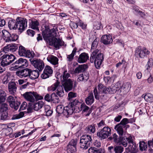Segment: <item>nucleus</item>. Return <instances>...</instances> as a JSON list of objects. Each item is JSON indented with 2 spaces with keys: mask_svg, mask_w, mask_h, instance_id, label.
Instances as JSON below:
<instances>
[{
  "mask_svg": "<svg viewBox=\"0 0 153 153\" xmlns=\"http://www.w3.org/2000/svg\"><path fill=\"white\" fill-rule=\"evenodd\" d=\"M1 60V65L4 67L9 65L11 63V68L14 69L24 68L28 65L27 60L25 59L20 58L16 59V57L12 54H5L0 57Z\"/></svg>",
  "mask_w": 153,
  "mask_h": 153,
  "instance_id": "1",
  "label": "nucleus"
},
{
  "mask_svg": "<svg viewBox=\"0 0 153 153\" xmlns=\"http://www.w3.org/2000/svg\"><path fill=\"white\" fill-rule=\"evenodd\" d=\"M45 29L42 32V35L44 39L47 42L53 37L57 36L56 30L58 31L56 28H53L50 29L49 27L47 26H44Z\"/></svg>",
  "mask_w": 153,
  "mask_h": 153,
  "instance_id": "2",
  "label": "nucleus"
},
{
  "mask_svg": "<svg viewBox=\"0 0 153 153\" xmlns=\"http://www.w3.org/2000/svg\"><path fill=\"white\" fill-rule=\"evenodd\" d=\"M78 103L77 100H75L71 102V104L65 107L64 111V115L68 117L69 115L72 114L73 112L77 113Z\"/></svg>",
  "mask_w": 153,
  "mask_h": 153,
  "instance_id": "3",
  "label": "nucleus"
},
{
  "mask_svg": "<svg viewBox=\"0 0 153 153\" xmlns=\"http://www.w3.org/2000/svg\"><path fill=\"white\" fill-rule=\"evenodd\" d=\"M92 143V139L90 136L88 135H83L80 138V147L83 149H86L90 146Z\"/></svg>",
  "mask_w": 153,
  "mask_h": 153,
  "instance_id": "4",
  "label": "nucleus"
},
{
  "mask_svg": "<svg viewBox=\"0 0 153 153\" xmlns=\"http://www.w3.org/2000/svg\"><path fill=\"white\" fill-rule=\"evenodd\" d=\"M2 37L6 42H11L15 41L19 38L18 35L13 33H10L6 30H4L2 31Z\"/></svg>",
  "mask_w": 153,
  "mask_h": 153,
  "instance_id": "5",
  "label": "nucleus"
},
{
  "mask_svg": "<svg viewBox=\"0 0 153 153\" xmlns=\"http://www.w3.org/2000/svg\"><path fill=\"white\" fill-rule=\"evenodd\" d=\"M149 53L150 51L146 48H142L140 46H138L135 49L134 55L137 57L144 58L146 57Z\"/></svg>",
  "mask_w": 153,
  "mask_h": 153,
  "instance_id": "6",
  "label": "nucleus"
},
{
  "mask_svg": "<svg viewBox=\"0 0 153 153\" xmlns=\"http://www.w3.org/2000/svg\"><path fill=\"white\" fill-rule=\"evenodd\" d=\"M111 129L108 126L104 127L98 130L97 135L101 140L106 138L111 134Z\"/></svg>",
  "mask_w": 153,
  "mask_h": 153,
  "instance_id": "7",
  "label": "nucleus"
},
{
  "mask_svg": "<svg viewBox=\"0 0 153 153\" xmlns=\"http://www.w3.org/2000/svg\"><path fill=\"white\" fill-rule=\"evenodd\" d=\"M1 119V120H15L22 118L24 115L23 112H21L19 114L14 115L11 118L8 116V112H0Z\"/></svg>",
  "mask_w": 153,
  "mask_h": 153,
  "instance_id": "8",
  "label": "nucleus"
},
{
  "mask_svg": "<svg viewBox=\"0 0 153 153\" xmlns=\"http://www.w3.org/2000/svg\"><path fill=\"white\" fill-rule=\"evenodd\" d=\"M19 54L21 56H25L28 58H33L34 53L29 50H26L25 47L22 46L19 47Z\"/></svg>",
  "mask_w": 153,
  "mask_h": 153,
  "instance_id": "9",
  "label": "nucleus"
},
{
  "mask_svg": "<svg viewBox=\"0 0 153 153\" xmlns=\"http://www.w3.org/2000/svg\"><path fill=\"white\" fill-rule=\"evenodd\" d=\"M23 96L27 100L30 102H33L36 99H40V97L38 94L34 92H27L23 94Z\"/></svg>",
  "mask_w": 153,
  "mask_h": 153,
  "instance_id": "10",
  "label": "nucleus"
},
{
  "mask_svg": "<svg viewBox=\"0 0 153 153\" xmlns=\"http://www.w3.org/2000/svg\"><path fill=\"white\" fill-rule=\"evenodd\" d=\"M17 28L20 32L24 30L27 27V22L26 19L21 18H17L16 19Z\"/></svg>",
  "mask_w": 153,
  "mask_h": 153,
  "instance_id": "11",
  "label": "nucleus"
},
{
  "mask_svg": "<svg viewBox=\"0 0 153 153\" xmlns=\"http://www.w3.org/2000/svg\"><path fill=\"white\" fill-rule=\"evenodd\" d=\"M31 64L37 69L39 71H41L44 67V64L42 61L39 59H29Z\"/></svg>",
  "mask_w": 153,
  "mask_h": 153,
  "instance_id": "12",
  "label": "nucleus"
},
{
  "mask_svg": "<svg viewBox=\"0 0 153 153\" xmlns=\"http://www.w3.org/2000/svg\"><path fill=\"white\" fill-rule=\"evenodd\" d=\"M47 43L50 45L54 46L56 48L59 49L60 46L63 45V42L62 40L59 38L56 37H53L52 39Z\"/></svg>",
  "mask_w": 153,
  "mask_h": 153,
  "instance_id": "13",
  "label": "nucleus"
},
{
  "mask_svg": "<svg viewBox=\"0 0 153 153\" xmlns=\"http://www.w3.org/2000/svg\"><path fill=\"white\" fill-rule=\"evenodd\" d=\"M31 72V70L27 68L22 70L20 71H16V75L21 78L23 77L26 78L25 80H27L28 79H29L30 73Z\"/></svg>",
  "mask_w": 153,
  "mask_h": 153,
  "instance_id": "14",
  "label": "nucleus"
},
{
  "mask_svg": "<svg viewBox=\"0 0 153 153\" xmlns=\"http://www.w3.org/2000/svg\"><path fill=\"white\" fill-rule=\"evenodd\" d=\"M120 87V82H118L115 84V85L111 87L106 88L105 91V94L109 93L113 94L115 93L117 91L119 90V88Z\"/></svg>",
  "mask_w": 153,
  "mask_h": 153,
  "instance_id": "15",
  "label": "nucleus"
},
{
  "mask_svg": "<svg viewBox=\"0 0 153 153\" xmlns=\"http://www.w3.org/2000/svg\"><path fill=\"white\" fill-rule=\"evenodd\" d=\"M62 83L65 91L68 92L72 90L73 88V82L70 79L65 81H62Z\"/></svg>",
  "mask_w": 153,
  "mask_h": 153,
  "instance_id": "16",
  "label": "nucleus"
},
{
  "mask_svg": "<svg viewBox=\"0 0 153 153\" xmlns=\"http://www.w3.org/2000/svg\"><path fill=\"white\" fill-rule=\"evenodd\" d=\"M96 39H95L91 45V51L92 52L90 58V61L91 62H94V66L96 67V50H95V45H96Z\"/></svg>",
  "mask_w": 153,
  "mask_h": 153,
  "instance_id": "17",
  "label": "nucleus"
},
{
  "mask_svg": "<svg viewBox=\"0 0 153 153\" xmlns=\"http://www.w3.org/2000/svg\"><path fill=\"white\" fill-rule=\"evenodd\" d=\"M53 70L51 67L49 66H46L43 71V73L41 75V77L43 79H45L49 77L53 73Z\"/></svg>",
  "mask_w": 153,
  "mask_h": 153,
  "instance_id": "18",
  "label": "nucleus"
},
{
  "mask_svg": "<svg viewBox=\"0 0 153 153\" xmlns=\"http://www.w3.org/2000/svg\"><path fill=\"white\" fill-rule=\"evenodd\" d=\"M99 51L98 49H96V61L97 62L96 64V68H99L101 65L102 62L104 59L102 53L100 52L98 53Z\"/></svg>",
  "mask_w": 153,
  "mask_h": 153,
  "instance_id": "19",
  "label": "nucleus"
},
{
  "mask_svg": "<svg viewBox=\"0 0 153 153\" xmlns=\"http://www.w3.org/2000/svg\"><path fill=\"white\" fill-rule=\"evenodd\" d=\"M8 91L11 94H14L16 91L17 85L14 82H10L8 85Z\"/></svg>",
  "mask_w": 153,
  "mask_h": 153,
  "instance_id": "20",
  "label": "nucleus"
},
{
  "mask_svg": "<svg viewBox=\"0 0 153 153\" xmlns=\"http://www.w3.org/2000/svg\"><path fill=\"white\" fill-rule=\"evenodd\" d=\"M102 42L104 44L108 45L111 43L113 40L112 37L110 35H104L101 38V40Z\"/></svg>",
  "mask_w": 153,
  "mask_h": 153,
  "instance_id": "21",
  "label": "nucleus"
},
{
  "mask_svg": "<svg viewBox=\"0 0 153 153\" xmlns=\"http://www.w3.org/2000/svg\"><path fill=\"white\" fill-rule=\"evenodd\" d=\"M88 54L85 53H83L79 55L77 61L79 63H85L88 59Z\"/></svg>",
  "mask_w": 153,
  "mask_h": 153,
  "instance_id": "22",
  "label": "nucleus"
},
{
  "mask_svg": "<svg viewBox=\"0 0 153 153\" xmlns=\"http://www.w3.org/2000/svg\"><path fill=\"white\" fill-rule=\"evenodd\" d=\"M18 48L17 46L15 44H10L4 47V51L13 52L15 51Z\"/></svg>",
  "mask_w": 153,
  "mask_h": 153,
  "instance_id": "23",
  "label": "nucleus"
},
{
  "mask_svg": "<svg viewBox=\"0 0 153 153\" xmlns=\"http://www.w3.org/2000/svg\"><path fill=\"white\" fill-rule=\"evenodd\" d=\"M131 85L130 83L129 82H127L123 83L122 85L120 84V87L119 88V90L120 91H125V93L128 92L131 88Z\"/></svg>",
  "mask_w": 153,
  "mask_h": 153,
  "instance_id": "24",
  "label": "nucleus"
},
{
  "mask_svg": "<svg viewBox=\"0 0 153 153\" xmlns=\"http://www.w3.org/2000/svg\"><path fill=\"white\" fill-rule=\"evenodd\" d=\"M142 97L144 98L146 101L148 102H153V95L149 93H146L143 94Z\"/></svg>",
  "mask_w": 153,
  "mask_h": 153,
  "instance_id": "25",
  "label": "nucleus"
},
{
  "mask_svg": "<svg viewBox=\"0 0 153 153\" xmlns=\"http://www.w3.org/2000/svg\"><path fill=\"white\" fill-rule=\"evenodd\" d=\"M47 59L48 62L54 65L58 64V58L52 55L49 56L47 58Z\"/></svg>",
  "mask_w": 153,
  "mask_h": 153,
  "instance_id": "26",
  "label": "nucleus"
},
{
  "mask_svg": "<svg viewBox=\"0 0 153 153\" xmlns=\"http://www.w3.org/2000/svg\"><path fill=\"white\" fill-rule=\"evenodd\" d=\"M77 142L74 140H71L69 142V144L67 146L68 149H69L71 150H73L74 152L76 151V145Z\"/></svg>",
  "mask_w": 153,
  "mask_h": 153,
  "instance_id": "27",
  "label": "nucleus"
},
{
  "mask_svg": "<svg viewBox=\"0 0 153 153\" xmlns=\"http://www.w3.org/2000/svg\"><path fill=\"white\" fill-rule=\"evenodd\" d=\"M77 105V112H79L81 111H82L83 112H86L89 109V107L86 106L85 104H81L79 102H78Z\"/></svg>",
  "mask_w": 153,
  "mask_h": 153,
  "instance_id": "28",
  "label": "nucleus"
},
{
  "mask_svg": "<svg viewBox=\"0 0 153 153\" xmlns=\"http://www.w3.org/2000/svg\"><path fill=\"white\" fill-rule=\"evenodd\" d=\"M8 26L10 30H16L17 28V21L15 20H9L8 23Z\"/></svg>",
  "mask_w": 153,
  "mask_h": 153,
  "instance_id": "29",
  "label": "nucleus"
},
{
  "mask_svg": "<svg viewBox=\"0 0 153 153\" xmlns=\"http://www.w3.org/2000/svg\"><path fill=\"white\" fill-rule=\"evenodd\" d=\"M129 137L126 138L122 137H120L118 139V142L117 143L120 144H122L124 147H126L128 143V141Z\"/></svg>",
  "mask_w": 153,
  "mask_h": 153,
  "instance_id": "30",
  "label": "nucleus"
},
{
  "mask_svg": "<svg viewBox=\"0 0 153 153\" xmlns=\"http://www.w3.org/2000/svg\"><path fill=\"white\" fill-rule=\"evenodd\" d=\"M87 68V65L85 64L79 65L78 67L76 68L74 71V73L75 74H79L84 71L85 69Z\"/></svg>",
  "mask_w": 153,
  "mask_h": 153,
  "instance_id": "31",
  "label": "nucleus"
},
{
  "mask_svg": "<svg viewBox=\"0 0 153 153\" xmlns=\"http://www.w3.org/2000/svg\"><path fill=\"white\" fill-rule=\"evenodd\" d=\"M123 126L120 124H117L115 126L114 129L116 130L120 136H122L124 134L123 129Z\"/></svg>",
  "mask_w": 153,
  "mask_h": 153,
  "instance_id": "32",
  "label": "nucleus"
},
{
  "mask_svg": "<svg viewBox=\"0 0 153 153\" xmlns=\"http://www.w3.org/2000/svg\"><path fill=\"white\" fill-rule=\"evenodd\" d=\"M94 99L93 93H89L88 96L85 99L86 104L88 105H91L94 102Z\"/></svg>",
  "mask_w": 153,
  "mask_h": 153,
  "instance_id": "33",
  "label": "nucleus"
},
{
  "mask_svg": "<svg viewBox=\"0 0 153 153\" xmlns=\"http://www.w3.org/2000/svg\"><path fill=\"white\" fill-rule=\"evenodd\" d=\"M39 75L38 71L37 70L31 71L30 73L29 78L32 79H34L37 78Z\"/></svg>",
  "mask_w": 153,
  "mask_h": 153,
  "instance_id": "34",
  "label": "nucleus"
},
{
  "mask_svg": "<svg viewBox=\"0 0 153 153\" xmlns=\"http://www.w3.org/2000/svg\"><path fill=\"white\" fill-rule=\"evenodd\" d=\"M6 94L2 90L0 89V105L5 100Z\"/></svg>",
  "mask_w": 153,
  "mask_h": 153,
  "instance_id": "35",
  "label": "nucleus"
},
{
  "mask_svg": "<svg viewBox=\"0 0 153 153\" xmlns=\"http://www.w3.org/2000/svg\"><path fill=\"white\" fill-rule=\"evenodd\" d=\"M60 83L58 81H57L53 85H52L51 86L48 87V91H55L57 88L59 87V85Z\"/></svg>",
  "mask_w": 153,
  "mask_h": 153,
  "instance_id": "36",
  "label": "nucleus"
},
{
  "mask_svg": "<svg viewBox=\"0 0 153 153\" xmlns=\"http://www.w3.org/2000/svg\"><path fill=\"white\" fill-rule=\"evenodd\" d=\"M44 103L42 101H39L35 103L34 105L33 109L35 111H38L42 108Z\"/></svg>",
  "mask_w": 153,
  "mask_h": 153,
  "instance_id": "37",
  "label": "nucleus"
},
{
  "mask_svg": "<svg viewBox=\"0 0 153 153\" xmlns=\"http://www.w3.org/2000/svg\"><path fill=\"white\" fill-rule=\"evenodd\" d=\"M30 24V26L31 28L33 29H36L37 30H39L38 27L39 23L37 21H32Z\"/></svg>",
  "mask_w": 153,
  "mask_h": 153,
  "instance_id": "38",
  "label": "nucleus"
},
{
  "mask_svg": "<svg viewBox=\"0 0 153 153\" xmlns=\"http://www.w3.org/2000/svg\"><path fill=\"white\" fill-rule=\"evenodd\" d=\"M76 49L74 48L73 50L71 53L67 56V60L68 61L71 62L73 60L74 57L76 52Z\"/></svg>",
  "mask_w": 153,
  "mask_h": 153,
  "instance_id": "39",
  "label": "nucleus"
},
{
  "mask_svg": "<svg viewBox=\"0 0 153 153\" xmlns=\"http://www.w3.org/2000/svg\"><path fill=\"white\" fill-rule=\"evenodd\" d=\"M65 108L61 105H59L57 106L56 109V112L59 114H63L64 115V111Z\"/></svg>",
  "mask_w": 153,
  "mask_h": 153,
  "instance_id": "40",
  "label": "nucleus"
},
{
  "mask_svg": "<svg viewBox=\"0 0 153 153\" xmlns=\"http://www.w3.org/2000/svg\"><path fill=\"white\" fill-rule=\"evenodd\" d=\"M89 78L88 74H81L79 75V78L78 79V81H87Z\"/></svg>",
  "mask_w": 153,
  "mask_h": 153,
  "instance_id": "41",
  "label": "nucleus"
},
{
  "mask_svg": "<svg viewBox=\"0 0 153 153\" xmlns=\"http://www.w3.org/2000/svg\"><path fill=\"white\" fill-rule=\"evenodd\" d=\"M147 147V145L144 141H142L139 142V148L140 151H142L146 150Z\"/></svg>",
  "mask_w": 153,
  "mask_h": 153,
  "instance_id": "42",
  "label": "nucleus"
},
{
  "mask_svg": "<svg viewBox=\"0 0 153 153\" xmlns=\"http://www.w3.org/2000/svg\"><path fill=\"white\" fill-rule=\"evenodd\" d=\"M57 94L60 97H62L64 95V91L63 87L60 85L57 88Z\"/></svg>",
  "mask_w": 153,
  "mask_h": 153,
  "instance_id": "43",
  "label": "nucleus"
},
{
  "mask_svg": "<svg viewBox=\"0 0 153 153\" xmlns=\"http://www.w3.org/2000/svg\"><path fill=\"white\" fill-rule=\"evenodd\" d=\"M123 148L120 146H114V150L115 153H122L123 151Z\"/></svg>",
  "mask_w": 153,
  "mask_h": 153,
  "instance_id": "44",
  "label": "nucleus"
},
{
  "mask_svg": "<svg viewBox=\"0 0 153 153\" xmlns=\"http://www.w3.org/2000/svg\"><path fill=\"white\" fill-rule=\"evenodd\" d=\"M129 149L131 150H134L135 149V146L134 145V142L132 139L131 137H129L128 141Z\"/></svg>",
  "mask_w": 153,
  "mask_h": 153,
  "instance_id": "45",
  "label": "nucleus"
},
{
  "mask_svg": "<svg viewBox=\"0 0 153 153\" xmlns=\"http://www.w3.org/2000/svg\"><path fill=\"white\" fill-rule=\"evenodd\" d=\"M7 101L9 103L10 107H14L13 103L16 101L15 98L12 96H9L7 99Z\"/></svg>",
  "mask_w": 153,
  "mask_h": 153,
  "instance_id": "46",
  "label": "nucleus"
},
{
  "mask_svg": "<svg viewBox=\"0 0 153 153\" xmlns=\"http://www.w3.org/2000/svg\"><path fill=\"white\" fill-rule=\"evenodd\" d=\"M8 105L5 103L2 104L0 107V112H8Z\"/></svg>",
  "mask_w": 153,
  "mask_h": 153,
  "instance_id": "47",
  "label": "nucleus"
},
{
  "mask_svg": "<svg viewBox=\"0 0 153 153\" xmlns=\"http://www.w3.org/2000/svg\"><path fill=\"white\" fill-rule=\"evenodd\" d=\"M106 87L104 86L101 84H99L98 85V89L99 92L105 93V90Z\"/></svg>",
  "mask_w": 153,
  "mask_h": 153,
  "instance_id": "48",
  "label": "nucleus"
},
{
  "mask_svg": "<svg viewBox=\"0 0 153 153\" xmlns=\"http://www.w3.org/2000/svg\"><path fill=\"white\" fill-rule=\"evenodd\" d=\"M86 130L90 133H94L95 131V126L91 125L86 128Z\"/></svg>",
  "mask_w": 153,
  "mask_h": 153,
  "instance_id": "49",
  "label": "nucleus"
},
{
  "mask_svg": "<svg viewBox=\"0 0 153 153\" xmlns=\"http://www.w3.org/2000/svg\"><path fill=\"white\" fill-rule=\"evenodd\" d=\"M70 74L68 73L67 71H65L62 74V81H65L68 79V78L69 77Z\"/></svg>",
  "mask_w": 153,
  "mask_h": 153,
  "instance_id": "50",
  "label": "nucleus"
},
{
  "mask_svg": "<svg viewBox=\"0 0 153 153\" xmlns=\"http://www.w3.org/2000/svg\"><path fill=\"white\" fill-rule=\"evenodd\" d=\"M52 101L55 102H59V97L55 93H53L51 94Z\"/></svg>",
  "mask_w": 153,
  "mask_h": 153,
  "instance_id": "51",
  "label": "nucleus"
},
{
  "mask_svg": "<svg viewBox=\"0 0 153 153\" xmlns=\"http://www.w3.org/2000/svg\"><path fill=\"white\" fill-rule=\"evenodd\" d=\"M48 109L49 108H50V106L48 105H47L45 107V111L46 112V114L47 116H50L52 113L53 111L51 110H50L49 109Z\"/></svg>",
  "mask_w": 153,
  "mask_h": 153,
  "instance_id": "52",
  "label": "nucleus"
},
{
  "mask_svg": "<svg viewBox=\"0 0 153 153\" xmlns=\"http://www.w3.org/2000/svg\"><path fill=\"white\" fill-rule=\"evenodd\" d=\"M147 69L148 70L150 69L153 65V60L152 58H150L147 62Z\"/></svg>",
  "mask_w": 153,
  "mask_h": 153,
  "instance_id": "53",
  "label": "nucleus"
},
{
  "mask_svg": "<svg viewBox=\"0 0 153 153\" xmlns=\"http://www.w3.org/2000/svg\"><path fill=\"white\" fill-rule=\"evenodd\" d=\"M128 123V120L127 118H125L123 119L120 123L118 124H120L122 126H123Z\"/></svg>",
  "mask_w": 153,
  "mask_h": 153,
  "instance_id": "54",
  "label": "nucleus"
},
{
  "mask_svg": "<svg viewBox=\"0 0 153 153\" xmlns=\"http://www.w3.org/2000/svg\"><path fill=\"white\" fill-rule=\"evenodd\" d=\"M10 79V77L8 75H6L4 76L2 80L3 83L4 84H7Z\"/></svg>",
  "mask_w": 153,
  "mask_h": 153,
  "instance_id": "55",
  "label": "nucleus"
},
{
  "mask_svg": "<svg viewBox=\"0 0 153 153\" xmlns=\"http://www.w3.org/2000/svg\"><path fill=\"white\" fill-rule=\"evenodd\" d=\"M20 104V102L18 101H16L13 103V107H11L12 108H13L16 110H17L19 108V106Z\"/></svg>",
  "mask_w": 153,
  "mask_h": 153,
  "instance_id": "56",
  "label": "nucleus"
},
{
  "mask_svg": "<svg viewBox=\"0 0 153 153\" xmlns=\"http://www.w3.org/2000/svg\"><path fill=\"white\" fill-rule=\"evenodd\" d=\"M45 99L48 102L52 101L51 94L50 95L49 94H47L45 96Z\"/></svg>",
  "mask_w": 153,
  "mask_h": 153,
  "instance_id": "57",
  "label": "nucleus"
},
{
  "mask_svg": "<svg viewBox=\"0 0 153 153\" xmlns=\"http://www.w3.org/2000/svg\"><path fill=\"white\" fill-rule=\"evenodd\" d=\"M76 94L72 91L70 92L68 94V97L69 100L76 97Z\"/></svg>",
  "mask_w": 153,
  "mask_h": 153,
  "instance_id": "58",
  "label": "nucleus"
},
{
  "mask_svg": "<svg viewBox=\"0 0 153 153\" xmlns=\"http://www.w3.org/2000/svg\"><path fill=\"white\" fill-rule=\"evenodd\" d=\"M27 103L25 102H23L21 105L19 110H23L26 109L27 107Z\"/></svg>",
  "mask_w": 153,
  "mask_h": 153,
  "instance_id": "59",
  "label": "nucleus"
},
{
  "mask_svg": "<svg viewBox=\"0 0 153 153\" xmlns=\"http://www.w3.org/2000/svg\"><path fill=\"white\" fill-rule=\"evenodd\" d=\"M12 129L10 128H7L4 130V132L6 135H9L12 133Z\"/></svg>",
  "mask_w": 153,
  "mask_h": 153,
  "instance_id": "60",
  "label": "nucleus"
},
{
  "mask_svg": "<svg viewBox=\"0 0 153 153\" xmlns=\"http://www.w3.org/2000/svg\"><path fill=\"white\" fill-rule=\"evenodd\" d=\"M27 32L28 35L31 36H33L35 33L34 31L30 29L28 30L27 31Z\"/></svg>",
  "mask_w": 153,
  "mask_h": 153,
  "instance_id": "61",
  "label": "nucleus"
},
{
  "mask_svg": "<svg viewBox=\"0 0 153 153\" xmlns=\"http://www.w3.org/2000/svg\"><path fill=\"white\" fill-rule=\"evenodd\" d=\"M78 25L82 29H85L87 25L84 24L81 21H79L78 22Z\"/></svg>",
  "mask_w": 153,
  "mask_h": 153,
  "instance_id": "62",
  "label": "nucleus"
},
{
  "mask_svg": "<svg viewBox=\"0 0 153 153\" xmlns=\"http://www.w3.org/2000/svg\"><path fill=\"white\" fill-rule=\"evenodd\" d=\"M115 22L116 24H115V26L118 29H121L122 26L121 22L117 20L115 21Z\"/></svg>",
  "mask_w": 153,
  "mask_h": 153,
  "instance_id": "63",
  "label": "nucleus"
},
{
  "mask_svg": "<svg viewBox=\"0 0 153 153\" xmlns=\"http://www.w3.org/2000/svg\"><path fill=\"white\" fill-rule=\"evenodd\" d=\"M89 153H95L96 148L94 147H91L88 150Z\"/></svg>",
  "mask_w": 153,
  "mask_h": 153,
  "instance_id": "64",
  "label": "nucleus"
}]
</instances>
